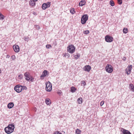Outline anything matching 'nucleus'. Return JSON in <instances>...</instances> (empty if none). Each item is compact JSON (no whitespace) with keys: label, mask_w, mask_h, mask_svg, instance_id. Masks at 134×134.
<instances>
[{"label":"nucleus","mask_w":134,"mask_h":134,"mask_svg":"<svg viewBox=\"0 0 134 134\" xmlns=\"http://www.w3.org/2000/svg\"><path fill=\"white\" fill-rule=\"evenodd\" d=\"M14 128L15 126L13 124H9L5 128L4 130L7 133L10 134L14 131Z\"/></svg>","instance_id":"nucleus-1"},{"label":"nucleus","mask_w":134,"mask_h":134,"mask_svg":"<svg viewBox=\"0 0 134 134\" xmlns=\"http://www.w3.org/2000/svg\"><path fill=\"white\" fill-rule=\"evenodd\" d=\"M24 75L25 76V79L28 81H31L32 82L34 81V79L31 76L28 72H25Z\"/></svg>","instance_id":"nucleus-2"},{"label":"nucleus","mask_w":134,"mask_h":134,"mask_svg":"<svg viewBox=\"0 0 134 134\" xmlns=\"http://www.w3.org/2000/svg\"><path fill=\"white\" fill-rule=\"evenodd\" d=\"M75 50V47L72 44H70L67 47L68 51L70 53H73Z\"/></svg>","instance_id":"nucleus-3"},{"label":"nucleus","mask_w":134,"mask_h":134,"mask_svg":"<svg viewBox=\"0 0 134 134\" xmlns=\"http://www.w3.org/2000/svg\"><path fill=\"white\" fill-rule=\"evenodd\" d=\"M46 90L48 92H50L52 89V85L51 82L49 81L46 83Z\"/></svg>","instance_id":"nucleus-4"},{"label":"nucleus","mask_w":134,"mask_h":134,"mask_svg":"<svg viewBox=\"0 0 134 134\" xmlns=\"http://www.w3.org/2000/svg\"><path fill=\"white\" fill-rule=\"evenodd\" d=\"M88 19V16L87 14L83 15L82 17L81 22L82 24H84L86 22Z\"/></svg>","instance_id":"nucleus-5"},{"label":"nucleus","mask_w":134,"mask_h":134,"mask_svg":"<svg viewBox=\"0 0 134 134\" xmlns=\"http://www.w3.org/2000/svg\"><path fill=\"white\" fill-rule=\"evenodd\" d=\"M105 70L107 72L111 73L113 71V67L110 65L108 64L105 67Z\"/></svg>","instance_id":"nucleus-6"},{"label":"nucleus","mask_w":134,"mask_h":134,"mask_svg":"<svg viewBox=\"0 0 134 134\" xmlns=\"http://www.w3.org/2000/svg\"><path fill=\"white\" fill-rule=\"evenodd\" d=\"M105 41L107 42H111L113 40V38L112 37L109 35H107L105 37Z\"/></svg>","instance_id":"nucleus-7"},{"label":"nucleus","mask_w":134,"mask_h":134,"mask_svg":"<svg viewBox=\"0 0 134 134\" xmlns=\"http://www.w3.org/2000/svg\"><path fill=\"white\" fill-rule=\"evenodd\" d=\"M14 89L18 93L21 92L22 91L21 85H16L14 87Z\"/></svg>","instance_id":"nucleus-8"},{"label":"nucleus","mask_w":134,"mask_h":134,"mask_svg":"<svg viewBox=\"0 0 134 134\" xmlns=\"http://www.w3.org/2000/svg\"><path fill=\"white\" fill-rule=\"evenodd\" d=\"M50 3L48 2L47 3H43L42 5V8L43 9H45L50 6Z\"/></svg>","instance_id":"nucleus-9"},{"label":"nucleus","mask_w":134,"mask_h":134,"mask_svg":"<svg viewBox=\"0 0 134 134\" xmlns=\"http://www.w3.org/2000/svg\"><path fill=\"white\" fill-rule=\"evenodd\" d=\"M13 48L15 52H18L19 51V47L18 45H14L13 46Z\"/></svg>","instance_id":"nucleus-10"},{"label":"nucleus","mask_w":134,"mask_h":134,"mask_svg":"<svg viewBox=\"0 0 134 134\" xmlns=\"http://www.w3.org/2000/svg\"><path fill=\"white\" fill-rule=\"evenodd\" d=\"M121 131L122 132L123 134H131L129 131L123 128H121Z\"/></svg>","instance_id":"nucleus-11"},{"label":"nucleus","mask_w":134,"mask_h":134,"mask_svg":"<svg viewBox=\"0 0 134 134\" xmlns=\"http://www.w3.org/2000/svg\"><path fill=\"white\" fill-rule=\"evenodd\" d=\"M91 67L89 65L85 66L83 68V69L85 71L89 72L91 70Z\"/></svg>","instance_id":"nucleus-12"},{"label":"nucleus","mask_w":134,"mask_h":134,"mask_svg":"<svg viewBox=\"0 0 134 134\" xmlns=\"http://www.w3.org/2000/svg\"><path fill=\"white\" fill-rule=\"evenodd\" d=\"M127 74L128 75H129L131 72V71L132 68V65H129V66L127 67Z\"/></svg>","instance_id":"nucleus-13"},{"label":"nucleus","mask_w":134,"mask_h":134,"mask_svg":"<svg viewBox=\"0 0 134 134\" xmlns=\"http://www.w3.org/2000/svg\"><path fill=\"white\" fill-rule=\"evenodd\" d=\"M86 3V2L84 0L81 1L79 3V5L80 6H82L84 5Z\"/></svg>","instance_id":"nucleus-14"},{"label":"nucleus","mask_w":134,"mask_h":134,"mask_svg":"<svg viewBox=\"0 0 134 134\" xmlns=\"http://www.w3.org/2000/svg\"><path fill=\"white\" fill-rule=\"evenodd\" d=\"M35 1L33 0H30L29 2V5L32 7L35 6V5L36 3Z\"/></svg>","instance_id":"nucleus-15"},{"label":"nucleus","mask_w":134,"mask_h":134,"mask_svg":"<svg viewBox=\"0 0 134 134\" xmlns=\"http://www.w3.org/2000/svg\"><path fill=\"white\" fill-rule=\"evenodd\" d=\"M14 104L13 103L11 102L10 103L8 104L7 106L8 108L10 109L12 108L14 106Z\"/></svg>","instance_id":"nucleus-16"},{"label":"nucleus","mask_w":134,"mask_h":134,"mask_svg":"<svg viewBox=\"0 0 134 134\" xmlns=\"http://www.w3.org/2000/svg\"><path fill=\"white\" fill-rule=\"evenodd\" d=\"M70 90L71 92L74 93L76 91L77 89L75 87L72 86L71 87Z\"/></svg>","instance_id":"nucleus-17"},{"label":"nucleus","mask_w":134,"mask_h":134,"mask_svg":"<svg viewBox=\"0 0 134 134\" xmlns=\"http://www.w3.org/2000/svg\"><path fill=\"white\" fill-rule=\"evenodd\" d=\"M129 87L130 89L132 91L134 92V86L132 84L129 85Z\"/></svg>","instance_id":"nucleus-18"},{"label":"nucleus","mask_w":134,"mask_h":134,"mask_svg":"<svg viewBox=\"0 0 134 134\" xmlns=\"http://www.w3.org/2000/svg\"><path fill=\"white\" fill-rule=\"evenodd\" d=\"M82 98H79L77 99V101L78 103L81 104L82 103Z\"/></svg>","instance_id":"nucleus-19"},{"label":"nucleus","mask_w":134,"mask_h":134,"mask_svg":"<svg viewBox=\"0 0 134 134\" xmlns=\"http://www.w3.org/2000/svg\"><path fill=\"white\" fill-rule=\"evenodd\" d=\"M49 99L48 98L46 99L45 100V102L48 105H49L51 104V102L49 101Z\"/></svg>","instance_id":"nucleus-20"},{"label":"nucleus","mask_w":134,"mask_h":134,"mask_svg":"<svg viewBox=\"0 0 134 134\" xmlns=\"http://www.w3.org/2000/svg\"><path fill=\"white\" fill-rule=\"evenodd\" d=\"M80 54H78L77 55H74V57L76 59H77L80 57Z\"/></svg>","instance_id":"nucleus-21"},{"label":"nucleus","mask_w":134,"mask_h":134,"mask_svg":"<svg viewBox=\"0 0 134 134\" xmlns=\"http://www.w3.org/2000/svg\"><path fill=\"white\" fill-rule=\"evenodd\" d=\"M109 4H110L112 6H113L115 5L114 3V2L112 0L110 1Z\"/></svg>","instance_id":"nucleus-22"},{"label":"nucleus","mask_w":134,"mask_h":134,"mask_svg":"<svg viewBox=\"0 0 134 134\" xmlns=\"http://www.w3.org/2000/svg\"><path fill=\"white\" fill-rule=\"evenodd\" d=\"M4 16L0 12V19L3 20L4 19Z\"/></svg>","instance_id":"nucleus-23"},{"label":"nucleus","mask_w":134,"mask_h":134,"mask_svg":"<svg viewBox=\"0 0 134 134\" xmlns=\"http://www.w3.org/2000/svg\"><path fill=\"white\" fill-rule=\"evenodd\" d=\"M81 132V131L79 129H77L76 130V133L77 134H80Z\"/></svg>","instance_id":"nucleus-24"},{"label":"nucleus","mask_w":134,"mask_h":134,"mask_svg":"<svg viewBox=\"0 0 134 134\" xmlns=\"http://www.w3.org/2000/svg\"><path fill=\"white\" fill-rule=\"evenodd\" d=\"M18 77L19 80H21L23 78V76L22 74H20L18 76Z\"/></svg>","instance_id":"nucleus-25"},{"label":"nucleus","mask_w":134,"mask_h":134,"mask_svg":"<svg viewBox=\"0 0 134 134\" xmlns=\"http://www.w3.org/2000/svg\"><path fill=\"white\" fill-rule=\"evenodd\" d=\"M70 13L72 14H74L75 13V12L73 8L71 9L70 10Z\"/></svg>","instance_id":"nucleus-26"},{"label":"nucleus","mask_w":134,"mask_h":134,"mask_svg":"<svg viewBox=\"0 0 134 134\" xmlns=\"http://www.w3.org/2000/svg\"><path fill=\"white\" fill-rule=\"evenodd\" d=\"M70 56L69 54L68 53H65L64 55V57L66 58H68Z\"/></svg>","instance_id":"nucleus-27"},{"label":"nucleus","mask_w":134,"mask_h":134,"mask_svg":"<svg viewBox=\"0 0 134 134\" xmlns=\"http://www.w3.org/2000/svg\"><path fill=\"white\" fill-rule=\"evenodd\" d=\"M127 29L126 28H124L123 29V32L124 33L126 34L127 32Z\"/></svg>","instance_id":"nucleus-28"},{"label":"nucleus","mask_w":134,"mask_h":134,"mask_svg":"<svg viewBox=\"0 0 134 134\" xmlns=\"http://www.w3.org/2000/svg\"><path fill=\"white\" fill-rule=\"evenodd\" d=\"M47 71L46 70H44V71L43 72V73L45 76H46L47 74Z\"/></svg>","instance_id":"nucleus-29"},{"label":"nucleus","mask_w":134,"mask_h":134,"mask_svg":"<svg viewBox=\"0 0 134 134\" xmlns=\"http://www.w3.org/2000/svg\"><path fill=\"white\" fill-rule=\"evenodd\" d=\"M81 85L82 86H85L86 85V83L84 81H82L81 82Z\"/></svg>","instance_id":"nucleus-30"},{"label":"nucleus","mask_w":134,"mask_h":134,"mask_svg":"<svg viewBox=\"0 0 134 134\" xmlns=\"http://www.w3.org/2000/svg\"><path fill=\"white\" fill-rule=\"evenodd\" d=\"M21 88L22 91L23 90H26L27 88L25 86H21Z\"/></svg>","instance_id":"nucleus-31"},{"label":"nucleus","mask_w":134,"mask_h":134,"mask_svg":"<svg viewBox=\"0 0 134 134\" xmlns=\"http://www.w3.org/2000/svg\"><path fill=\"white\" fill-rule=\"evenodd\" d=\"M90 33L89 31L88 30H86L84 32L85 34H88Z\"/></svg>","instance_id":"nucleus-32"},{"label":"nucleus","mask_w":134,"mask_h":134,"mask_svg":"<svg viewBox=\"0 0 134 134\" xmlns=\"http://www.w3.org/2000/svg\"><path fill=\"white\" fill-rule=\"evenodd\" d=\"M53 134H62L60 132H59L58 131H55L53 133Z\"/></svg>","instance_id":"nucleus-33"},{"label":"nucleus","mask_w":134,"mask_h":134,"mask_svg":"<svg viewBox=\"0 0 134 134\" xmlns=\"http://www.w3.org/2000/svg\"><path fill=\"white\" fill-rule=\"evenodd\" d=\"M118 2L119 4H121L122 3V0H118Z\"/></svg>","instance_id":"nucleus-34"},{"label":"nucleus","mask_w":134,"mask_h":134,"mask_svg":"<svg viewBox=\"0 0 134 134\" xmlns=\"http://www.w3.org/2000/svg\"><path fill=\"white\" fill-rule=\"evenodd\" d=\"M62 93V92L60 90H58L57 92V93L58 94L60 95Z\"/></svg>","instance_id":"nucleus-35"},{"label":"nucleus","mask_w":134,"mask_h":134,"mask_svg":"<svg viewBox=\"0 0 134 134\" xmlns=\"http://www.w3.org/2000/svg\"><path fill=\"white\" fill-rule=\"evenodd\" d=\"M11 58L12 60H14L15 59L16 57L15 55H13L11 57Z\"/></svg>","instance_id":"nucleus-36"},{"label":"nucleus","mask_w":134,"mask_h":134,"mask_svg":"<svg viewBox=\"0 0 134 134\" xmlns=\"http://www.w3.org/2000/svg\"><path fill=\"white\" fill-rule=\"evenodd\" d=\"M24 40L25 41H28L29 38L27 37H24Z\"/></svg>","instance_id":"nucleus-37"},{"label":"nucleus","mask_w":134,"mask_h":134,"mask_svg":"<svg viewBox=\"0 0 134 134\" xmlns=\"http://www.w3.org/2000/svg\"><path fill=\"white\" fill-rule=\"evenodd\" d=\"M51 46L50 45L47 44L46 46V47L47 48H49Z\"/></svg>","instance_id":"nucleus-38"},{"label":"nucleus","mask_w":134,"mask_h":134,"mask_svg":"<svg viewBox=\"0 0 134 134\" xmlns=\"http://www.w3.org/2000/svg\"><path fill=\"white\" fill-rule=\"evenodd\" d=\"M104 101H102L100 103V105L101 106H102L103 104H104Z\"/></svg>","instance_id":"nucleus-39"},{"label":"nucleus","mask_w":134,"mask_h":134,"mask_svg":"<svg viewBox=\"0 0 134 134\" xmlns=\"http://www.w3.org/2000/svg\"><path fill=\"white\" fill-rule=\"evenodd\" d=\"M45 77V76L44 75H43V73H42L41 75V76L40 77Z\"/></svg>","instance_id":"nucleus-40"},{"label":"nucleus","mask_w":134,"mask_h":134,"mask_svg":"<svg viewBox=\"0 0 134 134\" xmlns=\"http://www.w3.org/2000/svg\"><path fill=\"white\" fill-rule=\"evenodd\" d=\"M38 26V30H39L40 29V27L39 26Z\"/></svg>","instance_id":"nucleus-41"},{"label":"nucleus","mask_w":134,"mask_h":134,"mask_svg":"<svg viewBox=\"0 0 134 134\" xmlns=\"http://www.w3.org/2000/svg\"><path fill=\"white\" fill-rule=\"evenodd\" d=\"M9 57V56L8 55H7V57Z\"/></svg>","instance_id":"nucleus-42"},{"label":"nucleus","mask_w":134,"mask_h":134,"mask_svg":"<svg viewBox=\"0 0 134 134\" xmlns=\"http://www.w3.org/2000/svg\"><path fill=\"white\" fill-rule=\"evenodd\" d=\"M124 59V60H125V59Z\"/></svg>","instance_id":"nucleus-43"},{"label":"nucleus","mask_w":134,"mask_h":134,"mask_svg":"<svg viewBox=\"0 0 134 134\" xmlns=\"http://www.w3.org/2000/svg\"><path fill=\"white\" fill-rule=\"evenodd\" d=\"M124 59V60H125V59Z\"/></svg>","instance_id":"nucleus-44"},{"label":"nucleus","mask_w":134,"mask_h":134,"mask_svg":"<svg viewBox=\"0 0 134 134\" xmlns=\"http://www.w3.org/2000/svg\"><path fill=\"white\" fill-rule=\"evenodd\" d=\"M18 81H20V80H18Z\"/></svg>","instance_id":"nucleus-45"},{"label":"nucleus","mask_w":134,"mask_h":134,"mask_svg":"<svg viewBox=\"0 0 134 134\" xmlns=\"http://www.w3.org/2000/svg\"><path fill=\"white\" fill-rule=\"evenodd\" d=\"M25 1H26L27 0H25Z\"/></svg>","instance_id":"nucleus-46"}]
</instances>
